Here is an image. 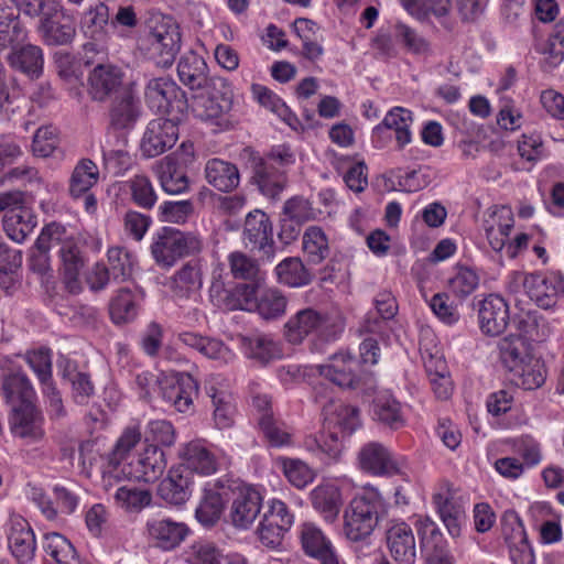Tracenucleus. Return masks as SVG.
Returning <instances> with one entry per match:
<instances>
[{"instance_id":"obj_38","label":"nucleus","mask_w":564,"mask_h":564,"mask_svg":"<svg viewBox=\"0 0 564 564\" xmlns=\"http://www.w3.org/2000/svg\"><path fill=\"white\" fill-rule=\"evenodd\" d=\"M523 288L529 297L542 308H551L556 304L557 289L554 279L542 274L531 273L524 276Z\"/></svg>"},{"instance_id":"obj_57","label":"nucleus","mask_w":564,"mask_h":564,"mask_svg":"<svg viewBox=\"0 0 564 564\" xmlns=\"http://www.w3.org/2000/svg\"><path fill=\"white\" fill-rule=\"evenodd\" d=\"M375 304L377 313L381 319H378L376 316L368 315L362 325L366 333L375 334L380 330L384 321L393 318L398 311L395 299L390 292H382L378 294L375 300Z\"/></svg>"},{"instance_id":"obj_33","label":"nucleus","mask_w":564,"mask_h":564,"mask_svg":"<svg viewBox=\"0 0 564 564\" xmlns=\"http://www.w3.org/2000/svg\"><path fill=\"white\" fill-rule=\"evenodd\" d=\"M183 464L180 468H187L192 475H210L217 470L215 455L199 441L189 442L180 452Z\"/></svg>"},{"instance_id":"obj_4","label":"nucleus","mask_w":564,"mask_h":564,"mask_svg":"<svg viewBox=\"0 0 564 564\" xmlns=\"http://www.w3.org/2000/svg\"><path fill=\"white\" fill-rule=\"evenodd\" d=\"M344 327V319L339 315L306 307L289 318L284 325V336L291 344H301L310 335L328 343L336 340Z\"/></svg>"},{"instance_id":"obj_39","label":"nucleus","mask_w":564,"mask_h":564,"mask_svg":"<svg viewBox=\"0 0 564 564\" xmlns=\"http://www.w3.org/2000/svg\"><path fill=\"white\" fill-rule=\"evenodd\" d=\"M36 226V216L26 208H13L3 216V229L7 236L15 241L23 242Z\"/></svg>"},{"instance_id":"obj_47","label":"nucleus","mask_w":564,"mask_h":564,"mask_svg":"<svg viewBox=\"0 0 564 564\" xmlns=\"http://www.w3.org/2000/svg\"><path fill=\"white\" fill-rule=\"evenodd\" d=\"M513 323L519 332L516 337H520L523 340L543 341L550 335L547 323L535 312L520 314Z\"/></svg>"},{"instance_id":"obj_44","label":"nucleus","mask_w":564,"mask_h":564,"mask_svg":"<svg viewBox=\"0 0 564 564\" xmlns=\"http://www.w3.org/2000/svg\"><path fill=\"white\" fill-rule=\"evenodd\" d=\"M241 343L246 356L262 365L281 356L279 345L268 335L242 337Z\"/></svg>"},{"instance_id":"obj_15","label":"nucleus","mask_w":564,"mask_h":564,"mask_svg":"<svg viewBox=\"0 0 564 564\" xmlns=\"http://www.w3.org/2000/svg\"><path fill=\"white\" fill-rule=\"evenodd\" d=\"M166 468L164 452L156 444H149L128 464V470L122 468L124 477L144 482L158 480Z\"/></svg>"},{"instance_id":"obj_2","label":"nucleus","mask_w":564,"mask_h":564,"mask_svg":"<svg viewBox=\"0 0 564 564\" xmlns=\"http://www.w3.org/2000/svg\"><path fill=\"white\" fill-rule=\"evenodd\" d=\"M234 105V90L223 77H212L207 87L193 95L192 110L199 120L228 130L232 127L230 111Z\"/></svg>"},{"instance_id":"obj_32","label":"nucleus","mask_w":564,"mask_h":564,"mask_svg":"<svg viewBox=\"0 0 564 564\" xmlns=\"http://www.w3.org/2000/svg\"><path fill=\"white\" fill-rule=\"evenodd\" d=\"M11 68L25 74L31 79L39 78L43 73V52L32 44L17 45L7 56Z\"/></svg>"},{"instance_id":"obj_55","label":"nucleus","mask_w":564,"mask_h":564,"mask_svg":"<svg viewBox=\"0 0 564 564\" xmlns=\"http://www.w3.org/2000/svg\"><path fill=\"white\" fill-rule=\"evenodd\" d=\"M303 250L310 263H321L329 253L328 240L319 227H308L303 235Z\"/></svg>"},{"instance_id":"obj_64","label":"nucleus","mask_w":564,"mask_h":564,"mask_svg":"<svg viewBox=\"0 0 564 564\" xmlns=\"http://www.w3.org/2000/svg\"><path fill=\"white\" fill-rule=\"evenodd\" d=\"M538 51L546 55V61L551 66H556L564 59V17L556 23L547 42Z\"/></svg>"},{"instance_id":"obj_27","label":"nucleus","mask_w":564,"mask_h":564,"mask_svg":"<svg viewBox=\"0 0 564 564\" xmlns=\"http://www.w3.org/2000/svg\"><path fill=\"white\" fill-rule=\"evenodd\" d=\"M66 288L72 293H78L82 289L79 275L85 267V258L78 242L74 238H65L58 250Z\"/></svg>"},{"instance_id":"obj_41","label":"nucleus","mask_w":564,"mask_h":564,"mask_svg":"<svg viewBox=\"0 0 564 564\" xmlns=\"http://www.w3.org/2000/svg\"><path fill=\"white\" fill-rule=\"evenodd\" d=\"M141 295L132 292L130 289L122 288L118 290L109 304V314L115 324H127L138 316L139 302Z\"/></svg>"},{"instance_id":"obj_46","label":"nucleus","mask_w":564,"mask_h":564,"mask_svg":"<svg viewBox=\"0 0 564 564\" xmlns=\"http://www.w3.org/2000/svg\"><path fill=\"white\" fill-rule=\"evenodd\" d=\"M99 170L97 165L90 159H82L70 176L69 181V194L74 198H78L82 195L89 192V189L98 182Z\"/></svg>"},{"instance_id":"obj_12","label":"nucleus","mask_w":564,"mask_h":564,"mask_svg":"<svg viewBox=\"0 0 564 564\" xmlns=\"http://www.w3.org/2000/svg\"><path fill=\"white\" fill-rule=\"evenodd\" d=\"M130 87L123 70L111 64H98L88 75V95L94 101L105 102Z\"/></svg>"},{"instance_id":"obj_63","label":"nucleus","mask_w":564,"mask_h":564,"mask_svg":"<svg viewBox=\"0 0 564 564\" xmlns=\"http://www.w3.org/2000/svg\"><path fill=\"white\" fill-rule=\"evenodd\" d=\"M288 300L278 290L264 291L257 302V310L264 319H274L282 316L286 310Z\"/></svg>"},{"instance_id":"obj_40","label":"nucleus","mask_w":564,"mask_h":564,"mask_svg":"<svg viewBox=\"0 0 564 564\" xmlns=\"http://www.w3.org/2000/svg\"><path fill=\"white\" fill-rule=\"evenodd\" d=\"M205 390L214 406L213 420L215 426L218 430L231 427L235 423V405L231 394L224 389L216 388L213 382H206Z\"/></svg>"},{"instance_id":"obj_49","label":"nucleus","mask_w":564,"mask_h":564,"mask_svg":"<svg viewBox=\"0 0 564 564\" xmlns=\"http://www.w3.org/2000/svg\"><path fill=\"white\" fill-rule=\"evenodd\" d=\"M42 547L54 564H73L76 561L73 544L57 532L44 534Z\"/></svg>"},{"instance_id":"obj_18","label":"nucleus","mask_w":564,"mask_h":564,"mask_svg":"<svg viewBox=\"0 0 564 564\" xmlns=\"http://www.w3.org/2000/svg\"><path fill=\"white\" fill-rule=\"evenodd\" d=\"M386 542L394 561L412 564L416 557V543L411 527L404 521H390L386 530Z\"/></svg>"},{"instance_id":"obj_43","label":"nucleus","mask_w":564,"mask_h":564,"mask_svg":"<svg viewBox=\"0 0 564 564\" xmlns=\"http://www.w3.org/2000/svg\"><path fill=\"white\" fill-rule=\"evenodd\" d=\"M2 391L9 402H19V405L32 404L35 399V390L23 372L7 376L2 382Z\"/></svg>"},{"instance_id":"obj_10","label":"nucleus","mask_w":564,"mask_h":564,"mask_svg":"<svg viewBox=\"0 0 564 564\" xmlns=\"http://www.w3.org/2000/svg\"><path fill=\"white\" fill-rule=\"evenodd\" d=\"M293 522L294 514L288 505L282 500H271L257 530L259 540L265 546H279Z\"/></svg>"},{"instance_id":"obj_59","label":"nucleus","mask_w":564,"mask_h":564,"mask_svg":"<svg viewBox=\"0 0 564 564\" xmlns=\"http://www.w3.org/2000/svg\"><path fill=\"white\" fill-rule=\"evenodd\" d=\"M479 285L478 273L468 267H457L453 278L448 280L451 292L458 299H466L473 294Z\"/></svg>"},{"instance_id":"obj_30","label":"nucleus","mask_w":564,"mask_h":564,"mask_svg":"<svg viewBox=\"0 0 564 564\" xmlns=\"http://www.w3.org/2000/svg\"><path fill=\"white\" fill-rule=\"evenodd\" d=\"M178 95L184 96L180 87L171 79L160 77L151 79L145 87V101L156 112H170Z\"/></svg>"},{"instance_id":"obj_54","label":"nucleus","mask_w":564,"mask_h":564,"mask_svg":"<svg viewBox=\"0 0 564 564\" xmlns=\"http://www.w3.org/2000/svg\"><path fill=\"white\" fill-rule=\"evenodd\" d=\"M499 348L501 361L511 372L518 371L519 367L528 358H532L527 352L525 341L520 337H516V335L505 337L500 341Z\"/></svg>"},{"instance_id":"obj_58","label":"nucleus","mask_w":564,"mask_h":564,"mask_svg":"<svg viewBox=\"0 0 564 564\" xmlns=\"http://www.w3.org/2000/svg\"><path fill=\"white\" fill-rule=\"evenodd\" d=\"M303 446L306 451L316 455H326L332 459L339 458L341 444L338 438L330 434L325 433L324 429L319 434H310L304 437Z\"/></svg>"},{"instance_id":"obj_28","label":"nucleus","mask_w":564,"mask_h":564,"mask_svg":"<svg viewBox=\"0 0 564 564\" xmlns=\"http://www.w3.org/2000/svg\"><path fill=\"white\" fill-rule=\"evenodd\" d=\"M163 400L178 412H187L193 404V397L198 392V383L188 373H182L174 382H166L161 388Z\"/></svg>"},{"instance_id":"obj_14","label":"nucleus","mask_w":564,"mask_h":564,"mask_svg":"<svg viewBox=\"0 0 564 564\" xmlns=\"http://www.w3.org/2000/svg\"><path fill=\"white\" fill-rule=\"evenodd\" d=\"M242 240L247 248L263 251L268 259L273 257V226L264 212L254 209L246 216Z\"/></svg>"},{"instance_id":"obj_31","label":"nucleus","mask_w":564,"mask_h":564,"mask_svg":"<svg viewBox=\"0 0 564 564\" xmlns=\"http://www.w3.org/2000/svg\"><path fill=\"white\" fill-rule=\"evenodd\" d=\"M204 172L207 183L219 192H232L240 184L239 170L229 161L210 159L206 162Z\"/></svg>"},{"instance_id":"obj_51","label":"nucleus","mask_w":564,"mask_h":564,"mask_svg":"<svg viewBox=\"0 0 564 564\" xmlns=\"http://www.w3.org/2000/svg\"><path fill=\"white\" fill-rule=\"evenodd\" d=\"M108 23L109 8L102 2L89 8L83 15L80 22L85 34L95 41H102L106 37Z\"/></svg>"},{"instance_id":"obj_21","label":"nucleus","mask_w":564,"mask_h":564,"mask_svg":"<svg viewBox=\"0 0 564 564\" xmlns=\"http://www.w3.org/2000/svg\"><path fill=\"white\" fill-rule=\"evenodd\" d=\"M194 479L187 468H172L158 488V495L167 503L184 505L192 496Z\"/></svg>"},{"instance_id":"obj_24","label":"nucleus","mask_w":564,"mask_h":564,"mask_svg":"<svg viewBox=\"0 0 564 564\" xmlns=\"http://www.w3.org/2000/svg\"><path fill=\"white\" fill-rule=\"evenodd\" d=\"M43 417L34 403L14 405L11 419V430L15 436L36 442L44 435Z\"/></svg>"},{"instance_id":"obj_34","label":"nucleus","mask_w":564,"mask_h":564,"mask_svg":"<svg viewBox=\"0 0 564 564\" xmlns=\"http://www.w3.org/2000/svg\"><path fill=\"white\" fill-rule=\"evenodd\" d=\"M147 528L149 535L163 550H172L178 546L188 533V529L184 523L170 519L149 521Z\"/></svg>"},{"instance_id":"obj_22","label":"nucleus","mask_w":564,"mask_h":564,"mask_svg":"<svg viewBox=\"0 0 564 564\" xmlns=\"http://www.w3.org/2000/svg\"><path fill=\"white\" fill-rule=\"evenodd\" d=\"M8 546L19 563L25 564L33 560L36 541L34 532L26 520L22 518L10 520Z\"/></svg>"},{"instance_id":"obj_8","label":"nucleus","mask_w":564,"mask_h":564,"mask_svg":"<svg viewBox=\"0 0 564 564\" xmlns=\"http://www.w3.org/2000/svg\"><path fill=\"white\" fill-rule=\"evenodd\" d=\"M231 489L232 480L224 478L208 482L204 487L200 501L195 511V517L202 525L212 528L219 522L226 503L230 499Z\"/></svg>"},{"instance_id":"obj_36","label":"nucleus","mask_w":564,"mask_h":564,"mask_svg":"<svg viewBox=\"0 0 564 564\" xmlns=\"http://www.w3.org/2000/svg\"><path fill=\"white\" fill-rule=\"evenodd\" d=\"M180 80L192 90H202L207 87L209 79L207 77V64L204 58L196 54L183 56L177 65Z\"/></svg>"},{"instance_id":"obj_37","label":"nucleus","mask_w":564,"mask_h":564,"mask_svg":"<svg viewBox=\"0 0 564 564\" xmlns=\"http://www.w3.org/2000/svg\"><path fill=\"white\" fill-rule=\"evenodd\" d=\"M310 499L313 508L326 521L333 522L338 517L341 496L337 486L328 482L321 484L311 491Z\"/></svg>"},{"instance_id":"obj_26","label":"nucleus","mask_w":564,"mask_h":564,"mask_svg":"<svg viewBox=\"0 0 564 564\" xmlns=\"http://www.w3.org/2000/svg\"><path fill=\"white\" fill-rule=\"evenodd\" d=\"M433 503L448 534L458 538L465 520V510L456 499L455 494L449 488L443 492H437L433 496Z\"/></svg>"},{"instance_id":"obj_25","label":"nucleus","mask_w":564,"mask_h":564,"mask_svg":"<svg viewBox=\"0 0 564 564\" xmlns=\"http://www.w3.org/2000/svg\"><path fill=\"white\" fill-rule=\"evenodd\" d=\"M301 542L305 553L321 564H341L330 541L314 523L306 522L302 525Z\"/></svg>"},{"instance_id":"obj_11","label":"nucleus","mask_w":564,"mask_h":564,"mask_svg":"<svg viewBox=\"0 0 564 564\" xmlns=\"http://www.w3.org/2000/svg\"><path fill=\"white\" fill-rule=\"evenodd\" d=\"M359 409L340 401H328L323 406V429L328 435L334 434L345 447V441L360 426Z\"/></svg>"},{"instance_id":"obj_42","label":"nucleus","mask_w":564,"mask_h":564,"mask_svg":"<svg viewBox=\"0 0 564 564\" xmlns=\"http://www.w3.org/2000/svg\"><path fill=\"white\" fill-rule=\"evenodd\" d=\"M203 285L202 265L198 261L186 262L173 276L172 291L178 297H188Z\"/></svg>"},{"instance_id":"obj_19","label":"nucleus","mask_w":564,"mask_h":564,"mask_svg":"<svg viewBox=\"0 0 564 564\" xmlns=\"http://www.w3.org/2000/svg\"><path fill=\"white\" fill-rule=\"evenodd\" d=\"M257 285L258 282L238 284L232 291L224 289L223 283H213L210 288V297L216 301L219 307L228 311L249 310L252 305L257 306Z\"/></svg>"},{"instance_id":"obj_20","label":"nucleus","mask_w":564,"mask_h":564,"mask_svg":"<svg viewBox=\"0 0 564 564\" xmlns=\"http://www.w3.org/2000/svg\"><path fill=\"white\" fill-rule=\"evenodd\" d=\"M478 317L484 334L498 336L503 333L509 323L508 304L501 296L490 294L480 302Z\"/></svg>"},{"instance_id":"obj_35","label":"nucleus","mask_w":564,"mask_h":564,"mask_svg":"<svg viewBox=\"0 0 564 564\" xmlns=\"http://www.w3.org/2000/svg\"><path fill=\"white\" fill-rule=\"evenodd\" d=\"M372 414L377 422L391 430H400L406 423L401 403L389 393L379 394L373 400Z\"/></svg>"},{"instance_id":"obj_29","label":"nucleus","mask_w":564,"mask_h":564,"mask_svg":"<svg viewBox=\"0 0 564 564\" xmlns=\"http://www.w3.org/2000/svg\"><path fill=\"white\" fill-rule=\"evenodd\" d=\"M110 100V124L116 129L132 128L140 117V105L131 87Z\"/></svg>"},{"instance_id":"obj_5","label":"nucleus","mask_w":564,"mask_h":564,"mask_svg":"<svg viewBox=\"0 0 564 564\" xmlns=\"http://www.w3.org/2000/svg\"><path fill=\"white\" fill-rule=\"evenodd\" d=\"M203 248L202 239L187 231L172 227H163L153 237L151 253L156 264L171 268L184 257L194 256Z\"/></svg>"},{"instance_id":"obj_48","label":"nucleus","mask_w":564,"mask_h":564,"mask_svg":"<svg viewBox=\"0 0 564 564\" xmlns=\"http://www.w3.org/2000/svg\"><path fill=\"white\" fill-rule=\"evenodd\" d=\"M411 111L401 107H395L386 115L383 121L381 124L377 126L376 130L380 131L383 128L393 130L395 132V140L399 147L403 148L411 141Z\"/></svg>"},{"instance_id":"obj_45","label":"nucleus","mask_w":564,"mask_h":564,"mask_svg":"<svg viewBox=\"0 0 564 564\" xmlns=\"http://www.w3.org/2000/svg\"><path fill=\"white\" fill-rule=\"evenodd\" d=\"M280 283L291 288L307 285L313 280L312 272L303 264L300 258H286L275 267Z\"/></svg>"},{"instance_id":"obj_50","label":"nucleus","mask_w":564,"mask_h":564,"mask_svg":"<svg viewBox=\"0 0 564 564\" xmlns=\"http://www.w3.org/2000/svg\"><path fill=\"white\" fill-rule=\"evenodd\" d=\"M251 90L260 105L276 113L290 127L295 128L299 122L296 116L273 91L259 84H253Z\"/></svg>"},{"instance_id":"obj_13","label":"nucleus","mask_w":564,"mask_h":564,"mask_svg":"<svg viewBox=\"0 0 564 564\" xmlns=\"http://www.w3.org/2000/svg\"><path fill=\"white\" fill-rule=\"evenodd\" d=\"M178 139V124L172 119L151 120L143 133L140 150L147 158H155L174 147Z\"/></svg>"},{"instance_id":"obj_7","label":"nucleus","mask_w":564,"mask_h":564,"mask_svg":"<svg viewBox=\"0 0 564 564\" xmlns=\"http://www.w3.org/2000/svg\"><path fill=\"white\" fill-rule=\"evenodd\" d=\"M39 29L48 45L68 44L76 34L74 17L55 0L46 6V12L41 15Z\"/></svg>"},{"instance_id":"obj_3","label":"nucleus","mask_w":564,"mask_h":564,"mask_svg":"<svg viewBox=\"0 0 564 564\" xmlns=\"http://www.w3.org/2000/svg\"><path fill=\"white\" fill-rule=\"evenodd\" d=\"M387 516V506L376 489H366L356 495L344 512V534L359 542L368 538L378 523Z\"/></svg>"},{"instance_id":"obj_17","label":"nucleus","mask_w":564,"mask_h":564,"mask_svg":"<svg viewBox=\"0 0 564 564\" xmlns=\"http://www.w3.org/2000/svg\"><path fill=\"white\" fill-rule=\"evenodd\" d=\"M358 460L362 470L376 476L397 475L402 467L389 449L379 442L365 444L359 451Z\"/></svg>"},{"instance_id":"obj_61","label":"nucleus","mask_w":564,"mask_h":564,"mask_svg":"<svg viewBox=\"0 0 564 564\" xmlns=\"http://www.w3.org/2000/svg\"><path fill=\"white\" fill-rule=\"evenodd\" d=\"M141 437L142 434L138 426L124 429L109 454V464L113 467V471H117L122 462L128 458L130 451L141 441Z\"/></svg>"},{"instance_id":"obj_16","label":"nucleus","mask_w":564,"mask_h":564,"mask_svg":"<svg viewBox=\"0 0 564 564\" xmlns=\"http://www.w3.org/2000/svg\"><path fill=\"white\" fill-rule=\"evenodd\" d=\"M359 361L348 352L335 354L329 362L321 365V376L340 388L356 389L360 381Z\"/></svg>"},{"instance_id":"obj_56","label":"nucleus","mask_w":564,"mask_h":564,"mask_svg":"<svg viewBox=\"0 0 564 564\" xmlns=\"http://www.w3.org/2000/svg\"><path fill=\"white\" fill-rule=\"evenodd\" d=\"M425 369L436 398L447 400L452 395L453 384L445 361L431 358L425 364Z\"/></svg>"},{"instance_id":"obj_23","label":"nucleus","mask_w":564,"mask_h":564,"mask_svg":"<svg viewBox=\"0 0 564 564\" xmlns=\"http://www.w3.org/2000/svg\"><path fill=\"white\" fill-rule=\"evenodd\" d=\"M154 172L166 194L178 195L188 191L189 180L186 167L175 156L166 155L156 162Z\"/></svg>"},{"instance_id":"obj_52","label":"nucleus","mask_w":564,"mask_h":564,"mask_svg":"<svg viewBox=\"0 0 564 564\" xmlns=\"http://www.w3.org/2000/svg\"><path fill=\"white\" fill-rule=\"evenodd\" d=\"M513 373L516 384L524 390H535L542 387L546 379V369L543 361L534 357L528 358Z\"/></svg>"},{"instance_id":"obj_53","label":"nucleus","mask_w":564,"mask_h":564,"mask_svg":"<svg viewBox=\"0 0 564 564\" xmlns=\"http://www.w3.org/2000/svg\"><path fill=\"white\" fill-rule=\"evenodd\" d=\"M26 37V31L21 25L14 11L0 10V51L13 48Z\"/></svg>"},{"instance_id":"obj_6","label":"nucleus","mask_w":564,"mask_h":564,"mask_svg":"<svg viewBox=\"0 0 564 564\" xmlns=\"http://www.w3.org/2000/svg\"><path fill=\"white\" fill-rule=\"evenodd\" d=\"M145 43L149 58L160 67H170L181 48V32L177 23L171 17L153 20Z\"/></svg>"},{"instance_id":"obj_9","label":"nucleus","mask_w":564,"mask_h":564,"mask_svg":"<svg viewBox=\"0 0 564 564\" xmlns=\"http://www.w3.org/2000/svg\"><path fill=\"white\" fill-rule=\"evenodd\" d=\"M230 498L228 521L238 530L249 529L261 511L262 497L260 492L252 487L238 486L232 481Z\"/></svg>"},{"instance_id":"obj_62","label":"nucleus","mask_w":564,"mask_h":564,"mask_svg":"<svg viewBox=\"0 0 564 564\" xmlns=\"http://www.w3.org/2000/svg\"><path fill=\"white\" fill-rule=\"evenodd\" d=\"M108 264L115 280L126 281L132 275L133 257L123 247H112L107 252Z\"/></svg>"},{"instance_id":"obj_1","label":"nucleus","mask_w":564,"mask_h":564,"mask_svg":"<svg viewBox=\"0 0 564 564\" xmlns=\"http://www.w3.org/2000/svg\"><path fill=\"white\" fill-rule=\"evenodd\" d=\"M251 171L250 182L257 185L262 195L275 198L288 184V170L295 163L290 147H273L264 156L247 148L243 150Z\"/></svg>"},{"instance_id":"obj_60","label":"nucleus","mask_w":564,"mask_h":564,"mask_svg":"<svg viewBox=\"0 0 564 564\" xmlns=\"http://www.w3.org/2000/svg\"><path fill=\"white\" fill-rule=\"evenodd\" d=\"M230 272L235 279L250 282L260 281V269L258 262L241 251L231 252L228 256Z\"/></svg>"}]
</instances>
